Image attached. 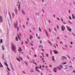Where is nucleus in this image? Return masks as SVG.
<instances>
[{
    "label": "nucleus",
    "instance_id": "nucleus-61",
    "mask_svg": "<svg viewBox=\"0 0 75 75\" xmlns=\"http://www.w3.org/2000/svg\"><path fill=\"white\" fill-rule=\"evenodd\" d=\"M42 51H44V49H42Z\"/></svg>",
    "mask_w": 75,
    "mask_h": 75
},
{
    "label": "nucleus",
    "instance_id": "nucleus-2",
    "mask_svg": "<svg viewBox=\"0 0 75 75\" xmlns=\"http://www.w3.org/2000/svg\"><path fill=\"white\" fill-rule=\"evenodd\" d=\"M63 67V66L62 65H60L59 66L57 67V68H58L59 69V71H61V69Z\"/></svg>",
    "mask_w": 75,
    "mask_h": 75
},
{
    "label": "nucleus",
    "instance_id": "nucleus-38",
    "mask_svg": "<svg viewBox=\"0 0 75 75\" xmlns=\"http://www.w3.org/2000/svg\"><path fill=\"white\" fill-rule=\"evenodd\" d=\"M25 43H26V44H28V42H27V41H25Z\"/></svg>",
    "mask_w": 75,
    "mask_h": 75
},
{
    "label": "nucleus",
    "instance_id": "nucleus-46",
    "mask_svg": "<svg viewBox=\"0 0 75 75\" xmlns=\"http://www.w3.org/2000/svg\"><path fill=\"white\" fill-rule=\"evenodd\" d=\"M57 27L58 29V28H59V26H58V25H57Z\"/></svg>",
    "mask_w": 75,
    "mask_h": 75
},
{
    "label": "nucleus",
    "instance_id": "nucleus-3",
    "mask_svg": "<svg viewBox=\"0 0 75 75\" xmlns=\"http://www.w3.org/2000/svg\"><path fill=\"white\" fill-rule=\"evenodd\" d=\"M11 48L13 51L14 52H16V48L15 47H12Z\"/></svg>",
    "mask_w": 75,
    "mask_h": 75
},
{
    "label": "nucleus",
    "instance_id": "nucleus-12",
    "mask_svg": "<svg viewBox=\"0 0 75 75\" xmlns=\"http://www.w3.org/2000/svg\"><path fill=\"white\" fill-rule=\"evenodd\" d=\"M47 41L48 42H49V43L51 45H52V43H51L50 40H48Z\"/></svg>",
    "mask_w": 75,
    "mask_h": 75
},
{
    "label": "nucleus",
    "instance_id": "nucleus-50",
    "mask_svg": "<svg viewBox=\"0 0 75 75\" xmlns=\"http://www.w3.org/2000/svg\"><path fill=\"white\" fill-rule=\"evenodd\" d=\"M57 18L58 20H59V19L58 18Z\"/></svg>",
    "mask_w": 75,
    "mask_h": 75
},
{
    "label": "nucleus",
    "instance_id": "nucleus-10",
    "mask_svg": "<svg viewBox=\"0 0 75 75\" xmlns=\"http://www.w3.org/2000/svg\"><path fill=\"white\" fill-rule=\"evenodd\" d=\"M0 67H1V68H3V66L1 62H0Z\"/></svg>",
    "mask_w": 75,
    "mask_h": 75
},
{
    "label": "nucleus",
    "instance_id": "nucleus-20",
    "mask_svg": "<svg viewBox=\"0 0 75 75\" xmlns=\"http://www.w3.org/2000/svg\"><path fill=\"white\" fill-rule=\"evenodd\" d=\"M11 45H12V47H15V45H14V44L12 43L11 44Z\"/></svg>",
    "mask_w": 75,
    "mask_h": 75
},
{
    "label": "nucleus",
    "instance_id": "nucleus-45",
    "mask_svg": "<svg viewBox=\"0 0 75 75\" xmlns=\"http://www.w3.org/2000/svg\"><path fill=\"white\" fill-rule=\"evenodd\" d=\"M48 21L49 22V23H51V21H50V20H48Z\"/></svg>",
    "mask_w": 75,
    "mask_h": 75
},
{
    "label": "nucleus",
    "instance_id": "nucleus-41",
    "mask_svg": "<svg viewBox=\"0 0 75 75\" xmlns=\"http://www.w3.org/2000/svg\"><path fill=\"white\" fill-rule=\"evenodd\" d=\"M46 55L47 57H48V54H47Z\"/></svg>",
    "mask_w": 75,
    "mask_h": 75
},
{
    "label": "nucleus",
    "instance_id": "nucleus-54",
    "mask_svg": "<svg viewBox=\"0 0 75 75\" xmlns=\"http://www.w3.org/2000/svg\"><path fill=\"white\" fill-rule=\"evenodd\" d=\"M54 30L57 32V29H56V28H54Z\"/></svg>",
    "mask_w": 75,
    "mask_h": 75
},
{
    "label": "nucleus",
    "instance_id": "nucleus-42",
    "mask_svg": "<svg viewBox=\"0 0 75 75\" xmlns=\"http://www.w3.org/2000/svg\"><path fill=\"white\" fill-rule=\"evenodd\" d=\"M44 67H45V66H44V65H42V68H44Z\"/></svg>",
    "mask_w": 75,
    "mask_h": 75
},
{
    "label": "nucleus",
    "instance_id": "nucleus-29",
    "mask_svg": "<svg viewBox=\"0 0 75 75\" xmlns=\"http://www.w3.org/2000/svg\"><path fill=\"white\" fill-rule=\"evenodd\" d=\"M67 57H68V58L69 59H71V57H69V56L68 55H67Z\"/></svg>",
    "mask_w": 75,
    "mask_h": 75
},
{
    "label": "nucleus",
    "instance_id": "nucleus-62",
    "mask_svg": "<svg viewBox=\"0 0 75 75\" xmlns=\"http://www.w3.org/2000/svg\"><path fill=\"white\" fill-rule=\"evenodd\" d=\"M31 48H32V50H34V48H33V47H32Z\"/></svg>",
    "mask_w": 75,
    "mask_h": 75
},
{
    "label": "nucleus",
    "instance_id": "nucleus-23",
    "mask_svg": "<svg viewBox=\"0 0 75 75\" xmlns=\"http://www.w3.org/2000/svg\"><path fill=\"white\" fill-rule=\"evenodd\" d=\"M19 58H20V59H21V60H22V61H23V58H22V57H19Z\"/></svg>",
    "mask_w": 75,
    "mask_h": 75
},
{
    "label": "nucleus",
    "instance_id": "nucleus-40",
    "mask_svg": "<svg viewBox=\"0 0 75 75\" xmlns=\"http://www.w3.org/2000/svg\"><path fill=\"white\" fill-rule=\"evenodd\" d=\"M69 19H70V20H71L72 19V18H71V17L70 16H69Z\"/></svg>",
    "mask_w": 75,
    "mask_h": 75
},
{
    "label": "nucleus",
    "instance_id": "nucleus-16",
    "mask_svg": "<svg viewBox=\"0 0 75 75\" xmlns=\"http://www.w3.org/2000/svg\"><path fill=\"white\" fill-rule=\"evenodd\" d=\"M72 18L73 19H75V15H74L72 14Z\"/></svg>",
    "mask_w": 75,
    "mask_h": 75
},
{
    "label": "nucleus",
    "instance_id": "nucleus-24",
    "mask_svg": "<svg viewBox=\"0 0 75 75\" xmlns=\"http://www.w3.org/2000/svg\"><path fill=\"white\" fill-rule=\"evenodd\" d=\"M0 42L1 43H3V39H1Z\"/></svg>",
    "mask_w": 75,
    "mask_h": 75
},
{
    "label": "nucleus",
    "instance_id": "nucleus-30",
    "mask_svg": "<svg viewBox=\"0 0 75 75\" xmlns=\"http://www.w3.org/2000/svg\"><path fill=\"white\" fill-rule=\"evenodd\" d=\"M49 31H50V32L51 33V29H50V28H49Z\"/></svg>",
    "mask_w": 75,
    "mask_h": 75
},
{
    "label": "nucleus",
    "instance_id": "nucleus-17",
    "mask_svg": "<svg viewBox=\"0 0 75 75\" xmlns=\"http://www.w3.org/2000/svg\"><path fill=\"white\" fill-rule=\"evenodd\" d=\"M25 63V64L27 66H28V63L26 61H24Z\"/></svg>",
    "mask_w": 75,
    "mask_h": 75
},
{
    "label": "nucleus",
    "instance_id": "nucleus-32",
    "mask_svg": "<svg viewBox=\"0 0 75 75\" xmlns=\"http://www.w3.org/2000/svg\"><path fill=\"white\" fill-rule=\"evenodd\" d=\"M19 35L20 37H21V33H19Z\"/></svg>",
    "mask_w": 75,
    "mask_h": 75
},
{
    "label": "nucleus",
    "instance_id": "nucleus-7",
    "mask_svg": "<svg viewBox=\"0 0 75 75\" xmlns=\"http://www.w3.org/2000/svg\"><path fill=\"white\" fill-rule=\"evenodd\" d=\"M66 27L69 31H71V29L68 27V26H67Z\"/></svg>",
    "mask_w": 75,
    "mask_h": 75
},
{
    "label": "nucleus",
    "instance_id": "nucleus-33",
    "mask_svg": "<svg viewBox=\"0 0 75 75\" xmlns=\"http://www.w3.org/2000/svg\"><path fill=\"white\" fill-rule=\"evenodd\" d=\"M30 44L32 45V46H33V44L32 43H30Z\"/></svg>",
    "mask_w": 75,
    "mask_h": 75
},
{
    "label": "nucleus",
    "instance_id": "nucleus-49",
    "mask_svg": "<svg viewBox=\"0 0 75 75\" xmlns=\"http://www.w3.org/2000/svg\"><path fill=\"white\" fill-rule=\"evenodd\" d=\"M65 46L66 47H68V46H67V45H65Z\"/></svg>",
    "mask_w": 75,
    "mask_h": 75
},
{
    "label": "nucleus",
    "instance_id": "nucleus-47",
    "mask_svg": "<svg viewBox=\"0 0 75 75\" xmlns=\"http://www.w3.org/2000/svg\"><path fill=\"white\" fill-rule=\"evenodd\" d=\"M50 53H51V55L52 54V51H50Z\"/></svg>",
    "mask_w": 75,
    "mask_h": 75
},
{
    "label": "nucleus",
    "instance_id": "nucleus-14",
    "mask_svg": "<svg viewBox=\"0 0 75 75\" xmlns=\"http://www.w3.org/2000/svg\"><path fill=\"white\" fill-rule=\"evenodd\" d=\"M62 65H65V64H67V63L66 62H62Z\"/></svg>",
    "mask_w": 75,
    "mask_h": 75
},
{
    "label": "nucleus",
    "instance_id": "nucleus-51",
    "mask_svg": "<svg viewBox=\"0 0 75 75\" xmlns=\"http://www.w3.org/2000/svg\"><path fill=\"white\" fill-rule=\"evenodd\" d=\"M30 36L31 38H33V36H32V35H30Z\"/></svg>",
    "mask_w": 75,
    "mask_h": 75
},
{
    "label": "nucleus",
    "instance_id": "nucleus-28",
    "mask_svg": "<svg viewBox=\"0 0 75 75\" xmlns=\"http://www.w3.org/2000/svg\"><path fill=\"white\" fill-rule=\"evenodd\" d=\"M7 68L8 70V71H10V70L9 69V68H8V67H7Z\"/></svg>",
    "mask_w": 75,
    "mask_h": 75
},
{
    "label": "nucleus",
    "instance_id": "nucleus-11",
    "mask_svg": "<svg viewBox=\"0 0 75 75\" xmlns=\"http://www.w3.org/2000/svg\"><path fill=\"white\" fill-rule=\"evenodd\" d=\"M0 20L1 22H2V21H3V19L2 18V16H0Z\"/></svg>",
    "mask_w": 75,
    "mask_h": 75
},
{
    "label": "nucleus",
    "instance_id": "nucleus-52",
    "mask_svg": "<svg viewBox=\"0 0 75 75\" xmlns=\"http://www.w3.org/2000/svg\"><path fill=\"white\" fill-rule=\"evenodd\" d=\"M69 13H71V11H70V10H69Z\"/></svg>",
    "mask_w": 75,
    "mask_h": 75
},
{
    "label": "nucleus",
    "instance_id": "nucleus-44",
    "mask_svg": "<svg viewBox=\"0 0 75 75\" xmlns=\"http://www.w3.org/2000/svg\"><path fill=\"white\" fill-rule=\"evenodd\" d=\"M40 58H42V56H40Z\"/></svg>",
    "mask_w": 75,
    "mask_h": 75
},
{
    "label": "nucleus",
    "instance_id": "nucleus-18",
    "mask_svg": "<svg viewBox=\"0 0 75 75\" xmlns=\"http://www.w3.org/2000/svg\"><path fill=\"white\" fill-rule=\"evenodd\" d=\"M30 72H34V70L33 69H30Z\"/></svg>",
    "mask_w": 75,
    "mask_h": 75
},
{
    "label": "nucleus",
    "instance_id": "nucleus-37",
    "mask_svg": "<svg viewBox=\"0 0 75 75\" xmlns=\"http://www.w3.org/2000/svg\"><path fill=\"white\" fill-rule=\"evenodd\" d=\"M49 67H50V68H52V66L51 65H49Z\"/></svg>",
    "mask_w": 75,
    "mask_h": 75
},
{
    "label": "nucleus",
    "instance_id": "nucleus-60",
    "mask_svg": "<svg viewBox=\"0 0 75 75\" xmlns=\"http://www.w3.org/2000/svg\"><path fill=\"white\" fill-rule=\"evenodd\" d=\"M40 43H41L42 42V41H40Z\"/></svg>",
    "mask_w": 75,
    "mask_h": 75
},
{
    "label": "nucleus",
    "instance_id": "nucleus-55",
    "mask_svg": "<svg viewBox=\"0 0 75 75\" xmlns=\"http://www.w3.org/2000/svg\"><path fill=\"white\" fill-rule=\"evenodd\" d=\"M40 69H41V66L40 65Z\"/></svg>",
    "mask_w": 75,
    "mask_h": 75
},
{
    "label": "nucleus",
    "instance_id": "nucleus-34",
    "mask_svg": "<svg viewBox=\"0 0 75 75\" xmlns=\"http://www.w3.org/2000/svg\"><path fill=\"white\" fill-rule=\"evenodd\" d=\"M23 73L24 74H26V73L25 72V71H23Z\"/></svg>",
    "mask_w": 75,
    "mask_h": 75
},
{
    "label": "nucleus",
    "instance_id": "nucleus-58",
    "mask_svg": "<svg viewBox=\"0 0 75 75\" xmlns=\"http://www.w3.org/2000/svg\"><path fill=\"white\" fill-rule=\"evenodd\" d=\"M2 49H3V50H4V47H2Z\"/></svg>",
    "mask_w": 75,
    "mask_h": 75
},
{
    "label": "nucleus",
    "instance_id": "nucleus-25",
    "mask_svg": "<svg viewBox=\"0 0 75 75\" xmlns=\"http://www.w3.org/2000/svg\"><path fill=\"white\" fill-rule=\"evenodd\" d=\"M16 41H18V37H16Z\"/></svg>",
    "mask_w": 75,
    "mask_h": 75
},
{
    "label": "nucleus",
    "instance_id": "nucleus-19",
    "mask_svg": "<svg viewBox=\"0 0 75 75\" xmlns=\"http://www.w3.org/2000/svg\"><path fill=\"white\" fill-rule=\"evenodd\" d=\"M54 56H52V60L53 61H54L55 60V59L54 58Z\"/></svg>",
    "mask_w": 75,
    "mask_h": 75
},
{
    "label": "nucleus",
    "instance_id": "nucleus-63",
    "mask_svg": "<svg viewBox=\"0 0 75 75\" xmlns=\"http://www.w3.org/2000/svg\"><path fill=\"white\" fill-rule=\"evenodd\" d=\"M71 44H72V42H71Z\"/></svg>",
    "mask_w": 75,
    "mask_h": 75
},
{
    "label": "nucleus",
    "instance_id": "nucleus-39",
    "mask_svg": "<svg viewBox=\"0 0 75 75\" xmlns=\"http://www.w3.org/2000/svg\"><path fill=\"white\" fill-rule=\"evenodd\" d=\"M15 10H16V13H17V9H16Z\"/></svg>",
    "mask_w": 75,
    "mask_h": 75
},
{
    "label": "nucleus",
    "instance_id": "nucleus-1",
    "mask_svg": "<svg viewBox=\"0 0 75 75\" xmlns=\"http://www.w3.org/2000/svg\"><path fill=\"white\" fill-rule=\"evenodd\" d=\"M39 67H35V70L37 71V72H41V71L39 70Z\"/></svg>",
    "mask_w": 75,
    "mask_h": 75
},
{
    "label": "nucleus",
    "instance_id": "nucleus-21",
    "mask_svg": "<svg viewBox=\"0 0 75 75\" xmlns=\"http://www.w3.org/2000/svg\"><path fill=\"white\" fill-rule=\"evenodd\" d=\"M4 64L5 65H6V66L7 67H8V64H7V63H6V62H5L4 63Z\"/></svg>",
    "mask_w": 75,
    "mask_h": 75
},
{
    "label": "nucleus",
    "instance_id": "nucleus-26",
    "mask_svg": "<svg viewBox=\"0 0 75 75\" xmlns=\"http://www.w3.org/2000/svg\"><path fill=\"white\" fill-rule=\"evenodd\" d=\"M39 31H40V32H41V29L40 28H39Z\"/></svg>",
    "mask_w": 75,
    "mask_h": 75
},
{
    "label": "nucleus",
    "instance_id": "nucleus-36",
    "mask_svg": "<svg viewBox=\"0 0 75 75\" xmlns=\"http://www.w3.org/2000/svg\"><path fill=\"white\" fill-rule=\"evenodd\" d=\"M23 28H25V25H23Z\"/></svg>",
    "mask_w": 75,
    "mask_h": 75
},
{
    "label": "nucleus",
    "instance_id": "nucleus-48",
    "mask_svg": "<svg viewBox=\"0 0 75 75\" xmlns=\"http://www.w3.org/2000/svg\"><path fill=\"white\" fill-rule=\"evenodd\" d=\"M73 59H74V60H75V57H73Z\"/></svg>",
    "mask_w": 75,
    "mask_h": 75
},
{
    "label": "nucleus",
    "instance_id": "nucleus-15",
    "mask_svg": "<svg viewBox=\"0 0 75 75\" xmlns=\"http://www.w3.org/2000/svg\"><path fill=\"white\" fill-rule=\"evenodd\" d=\"M54 71L55 72H57V69L56 68H55L54 69Z\"/></svg>",
    "mask_w": 75,
    "mask_h": 75
},
{
    "label": "nucleus",
    "instance_id": "nucleus-13",
    "mask_svg": "<svg viewBox=\"0 0 75 75\" xmlns=\"http://www.w3.org/2000/svg\"><path fill=\"white\" fill-rule=\"evenodd\" d=\"M2 58L3 60H5L4 59V54H2Z\"/></svg>",
    "mask_w": 75,
    "mask_h": 75
},
{
    "label": "nucleus",
    "instance_id": "nucleus-6",
    "mask_svg": "<svg viewBox=\"0 0 75 75\" xmlns=\"http://www.w3.org/2000/svg\"><path fill=\"white\" fill-rule=\"evenodd\" d=\"M63 26H64V25H63V26L62 27V30L63 31H64V30H65V28Z\"/></svg>",
    "mask_w": 75,
    "mask_h": 75
},
{
    "label": "nucleus",
    "instance_id": "nucleus-59",
    "mask_svg": "<svg viewBox=\"0 0 75 75\" xmlns=\"http://www.w3.org/2000/svg\"><path fill=\"white\" fill-rule=\"evenodd\" d=\"M60 42V44H62V42Z\"/></svg>",
    "mask_w": 75,
    "mask_h": 75
},
{
    "label": "nucleus",
    "instance_id": "nucleus-57",
    "mask_svg": "<svg viewBox=\"0 0 75 75\" xmlns=\"http://www.w3.org/2000/svg\"><path fill=\"white\" fill-rule=\"evenodd\" d=\"M64 24H66V23H65V22H63Z\"/></svg>",
    "mask_w": 75,
    "mask_h": 75
},
{
    "label": "nucleus",
    "instance_id": "nucleus-27",
    "mask_svg": "<svg viewBox=\"0 0 75 75\" xmlns=\"http://www.w3.org/2000/svg\"><path fill=\"white\" fill-rule=\"evenodd\" d=\"M16 59L18 61H19V59L17 57H16Z\"/></svg>",
    "mask_w": 75,
    "mask_h": 75
},
{
    "label": "nucleus",
    "instance_id": "nucleus-56",
    "mask_svg": "<svg viewBox=\"0 0 75 75\" xmlns=\"http://www.w3.org/2000/svg\"><path fill=\"white\" fill-rule=\"evenodd\" d=\"M27 20L28 21H29V18H27Z\"/></svg>",
    "mask_w": 75,
    "mask_h": 75
},
{
    "label": "nucleus",
    "instance_id": "nucleus-64",
    "mask_svg": "<svg viewBox=\"0 0 75 75\" xmlns=\"http://www.w3.org/2000/svg\"><path fill=\"white\" fill-rule=\"evenodd\" d=\"M73 72H74V73H75V70H74L73 71Z\"/></svg>",
    "mask_w": 75,
    "mask_h": 75
},
{
    "label": "nucleus",
    "instance_id": "nucleus-53",
    "mask_svg": "<svg viewBox=\"0 0 75 75\" xmlns=\"http://www.w3.org/2000/svg\"><path fill=\"white\" fill-rule=\"evenodd\" d=\"M34 56L35 57H37V55H36V54H35Z\"/></svg>",
    "mask_w": 75,
    "mask_h": 75
},
{
    "label": "nucleus",
    "instance_id": "nucleus-8",
    "mask_svg": "<svg viewBox=\"0 0 75 75\" xmlns=\"http://www.w3.org/2000/svg\"><path fill=\"white\" fill-rule=\"evenodd\" d=\"M53 52H54L55 54H58V51H57L56 50H54Z\"/></svg>",
    "mask_w": 75,
    "mask_h": 75
},
{
    "label": "nucleus",
    "instance_id": "nucleus-4",
    "mask_svg": "<svg viewBox=\"0 0 75 75\" xmlns=\"http://www.w3.org/2000/svg\"><path fill=\"white\" fill-rule=\"evenodd\" d=\"M14 26L15 28H17V22H16V23H15L14 24Z\"/></svg>",
    "mask_w": 75,
    "mask_h": 75
},
{
    "label": "nucleus",
    "instance_id": "nucleus-35",
    "mask_svg": "<svg viewBox=\"0 0 75 75\" xmlns=\"http://www.w3.org/2000/svg\"><path fill=\"white\" fill-rule=\"evenodd\" d=\"M33 64H35V65H36L37 64V63H35L34 62H33Z\"/></svg>",
    "mask_w": 75,
    "mask_h": 75
},
{
    "label": "nucleus",
    "instance_id": "nucleus-5",
    "mask_svg": "<svg viewBox=\"0 0 75 75\" xmlns=\"http://www.w3.org/2000/svg\"><path fill=\"white\" fill-rule=\"evenodd\" d=\"M61 58H62V59H67V58L66 57H65L64 56H62L61 57Z\"/></svg>",
    "mask_w": 75,
    "mask_h": 75
},
{
    "label": "nucleus",
    "instance_id": "nucleus-22",
    "mask_svg": "<svg viewBox=\"0 0 75 75\" xmlns=\"http://www.w3.org/2000/svg\"><path fill=\"white\" fill-rule=\"evenodd\" d=\"M22 12L23 14H25V12H24V11H23V10H22Z\"/></svg>",
    "mask_w": 75,
    "mask_h": 75
},
{
    "label": "nucleus",
    "instance_id": "nucleus-43",
    "mask_svg": "<svg viewBox=\"0 0 75 75\" xmlns=\"http://www.w3.org/2000/svg\"><path fill=\"white\" fill-rule=\"evenodd\" d=\"M27 41L28 42H29V39H27Z\"/></svg>",
    "mask_w": 75,
    "mask_h": 75
},
{
    "label": "nucleus",
    "instance_id": "nucleus-9",
    "mask_svg": "<svg viewBox=\"0 0 75 75\" xmlns=\"http://www.w3.org/2000/svg\"><path fill=\"white\" fill-rule=\"evenodd\" d=\"M10 64L11 65V68L12 69V70H13L14 69V68H13V67L12 64H11V63H10Z\"/></svg>",
    "mask_w": 75,
    "mask_h": 75
},
{
    "label": "nucleus",
    "instance_id": "nucleus-31",
    "mask_svg": "<svg viewBox=\"0 0 75 75\" xmlns=\"http://www.w3.org/2000/svg\"><path fill=\"white\" fill-rule=\"evenodd\" d=\"M19 50L21 52L22 51V50H21V48H19Z\"/></svg>",
    "mask_w": 75,
    "mask_h": 75
}]
</instances>
